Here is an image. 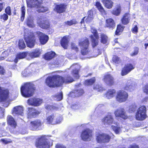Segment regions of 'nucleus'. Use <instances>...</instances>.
I'll return each instance as SVG.
<instances>
[{
    "label": "nucleus",
    "mask_w": 148,
    "mask_h": 148,
    "mask_svg": "<svg viewBox=\"0 0 148 148\" xmlns=\"http://www.w3.org/2000/svg\"><path fill=\"white\" fill-rule=\"evenodd\" d=\"M112 61L118 64L120 61V58L116 55H114L112 58Z\"/></svg>",
    "instance_id": "obj_50"
},
{
    "label": "nucleus",
    "mask_w": 148,
    "mask_h": 148,
    "mask_svg": "<svg viewBox=\"0 0 148 148\" xmlns=\"http://www.w3.org/2000/svg\"><path fill=\"white\" fill-rule=\"evenodd\" d=\"M131 18L130 15L129 13L127 12L124 14L121 19L122 24L123 25H126L128 24Z\"/></svg>",
    "instance_id": "obj_24"
},
{
    "label": "nucleus",
    "mask_w": 148,
    "mask_h": 148,
    "mask_svg": "<svg viewBox=\"0 0 148 148\" xmlns=\"http://www.w3.org/2000/svg\"><path fill=\"white\" fill-rule=\"evenodd\" d=\"M115 22L113 18H109L106 19L104 26L105 28L113 29L115 28Z\"/></svg>",
    "instance_id": "obj_21"
},
{
    "label": "nucleus",
    "mask_w": 148,
    "mask_h": 148,
    "mask_svg": "<svg viewBox=\"0 0 148 148\" xmlns=\"http://www.w3.org/2000/svg\"><path fill=\"white\" fill-rule=\"evenodd\" d=\"M93 89L98 92H102L105 90L102 86L99 84H96L93 86Z\"/></svg>",
    "instance_id": "obj_40"
},
{
    "label": "nucleus",
    "mask_w": 148,
    "mask_h": 148,
    "mask_svg": "<svg viewBox=\"0 0 148 148\" xmlns=\"http://www.w3.org/2000/svg\"><path fill=\"white\" fill-rule=\"evenodd\" d=\"M121 11V5L119 4H117L116 8H114L111 12V13L116 16H118L120 15Z\"/></svg>",
    "instance_id": "obj_28"
},
{
    "label": "nucleus",
    "mask_w": 148,
    "mask_h": 148,
    "mask_svg": "<svg viewBox=\"0 0 148 148\" xmlns=\"http://www.w3.org/2000/svg\"><path fill=\"white\" fill-rule=\"evenodd\" d=\"M135 68L134 66L132 63H127L122 68L121 74L122 76H125L134 69Z\"/></svg>",
    "instance_id": "obj_13"
},
{
    "label": "nucleus",
    "mask_w": 148,
    "mask_h": 148,
    "mask_svg": "<svg viewBox=\"0 0 148 148\" xmlns=\"http://www.w3.org/2000/svg\"><path fill=\"white\" fill-rule=\"evenodd\" d=\"M134 49L133 52L130 54V56H131L137 55L139 52V49L138 47H134Z\"/></svg>",
    "instance_id": "obj_48"
},
{
    "label": "nucleus",
    "mask_w": 148,
    "mask_h": 148,
    "mask_svg": "<svg viewBox=\"0 0 148 148\" xmlns=\"http://www.w3.org/2000/svg\"><path fill=\"white\" fill-rule=\"evenodd\" d=\"M8 15L5 13H3L0 16V19L1 21H7L8 18Z\"/></svg>",
    "instance_id": "obj_46"
},
{
    "label": "nucleus",
    "mask_w": 148,
    "mask_h": 148,
    "mask_svg": "<svg viewBox=\"0 0 148 148\" xmlns=\"http://www.w3.org/2000/svg\"><path fill=\"white\" fill-rule=\"evenodd\" d=\"M137 108V106L135 105H132L130 106L129 109V112H134Z\"/></svg>",
    "instance_id": "obj_54"
},
{
    "label": "nucleus",
    "mask_w": 148,
    "mask_h": 148,
    "mask_svg": "<svg viewBox=\"0 0 148 148\" xmlns=\"http://www.w3.org/2000/svg\"><path fill=\"white\" fill-rule=\"evenodd\" d=\"M78 45L81 49V53L82 55H86L90 52V42L88 38L85 37L81 38L79 41Z\"/></svg>",
    "instance_id": "obj_3"
},
{
    "label": "nucleus",
    "mask_w": 148,
    "mask_h": 148,
    "mask_svg": "<svg viewBox=\"0 0 148 148\" xmlns=\"http://www.w3.org/2000/svg\"><path fill=\"white\" fill-rule=\"evenodd\" d=\"M45 108L48 110H51L52 109H53L54 108L53 106L49 105H47L45 106Z\"/></svg>",
    "instance_id": "obj_62"
},
{
    "label": "nucleus",
    "mask_w": 148,
    "mask_h": 148,
    "mask_svg": "<svg viewBox=\"0 0 148 148\" xmlns=\"http://www.w3.org/2000/svg\"><path fill=\"white\" fill-rule=\"evenodd\" d=\"M102 80L109 86H112L115 83L114 78L112 75L108 73H107L104 75Z\"/></svg>",
    "instance_id": "obj_16"
},
{
    "label": "nucleus",
    "mask_w": 148,
    "mask_h": 148,
    "mask_svg": "<svg viewBox=\"0 0 148 148\" xmlns=\"http://www.w3.org/2000/svg\"><path fill=\"white\" fill-rule=\"evenodd\" d=\"M128 97V95L127 92L123 90H120L117 92L116 98V101L121 103L126 101Z\"/></svg>",
    "instance_id": "obj_11"
},
{
    "label": "nucleus",
    "mask_w": 148,
    "mask_h": 148,
    "mask_svg": "<svg viewBox=\"0 0 148 148\" xmlns=\"http://www.w3.org/2000/svg\"><path fill=\"white\" fill-rule=\"evenodd\" d=\"M146 108L145 106H141L138 109L135 117L136 120L142 121L147 117Z\"/></svg>",
    "instance_id": "obj_6"
},
{
    "label": "nucleus",
    "mask_w": 148,
    "mask_h": 148,
    "mask_svg": "<svg viewBox=\"0 0 148 148\" xmlns=\"http://www.w3.org/2000/svg\"><path fill=\"white\" fill-rule=\"evenodd\" d=\"M27 103L29 105L35 106H39L40 104V100L36 98H31L28 99L27 100Z\"/></svg>",
    "instance_id": "obj_26"
},
{
    "label": "nucleus",
    "mask_w": 148,
    "mask_h": 148,
    "mask_svg": "<svg viewBox=\"0 0 148 148\" xmlns=\"http://www.w3.org/2000/svg\"><path fill=\"white\" fill-rule=\"evenodd\" d=\"M79 72L78 70L75 69L72 70L71 74L74 78L78 79L79 77Z\"/></svg>",
    "instance_id": "obj_42"
},
{
    "label": "nucleus",
    "mask_w": 148,
    "mask_h": 148,
    "mask_svg": "<svg viewBox=\"0 0 148 148\" xmlns=\"http://www.w3.org/2000/svg\"><path fill=\"white\" fill-rule=\"evenodd\" d=\"M85 17H86V16H84L81 19V21L80 22V23L81 24H84V23H85L84 19L85 18Z\"/></svg>",
    "instance_id": "obj_63"
},
{
    "label": "nucleus",
    "mask_w": 148,
    "mask_h": 148,
    "mask_svg": "<svg viewBox=\"0 0 148 148\" xmlns=\"http://www.w3.org/2000/svg\"><path fill=\"white\" fill-rule=\"evenodd\" d=\"M116 93V90L114 89H108L105 94L106 97L108 99H110L114 97Z\"/></svg>",
    "instance_id": "obj_30"
},
{
    "label": "nucleus",
    "mask_w": 148,
    "mask_h": 148,
    "mask_svg": "<svg viewBox=\"0 0 148 148\" xmlns=\"http://www.w3.org/2000/svg\"><path fill=\"white\" fill-rule=\"evenodd\" d=\"M57 100L58 101L61 100L63 98V94L62 92H60L59 95H58L56 96Z\"/></svg>",
    "instance_id": "obj_58"
},
{
    "label": "nucleus",
    "mask_w": 148,
    "mask_h": 148,
    "mask_svg": "<svg viewBox=\"0 0 148 148\" xmlns=\"http://www.w3.org/2000/svg\"><path fill=\"white\" fill-rule=\"evenodd\" d=\"M75 93L78 96H79L82 95L84 93V92L83 89H80L76 90Z\"/></svg>",
    "instance_id": "obj_52"
},
{
    "label": "nucleus",
    "mask_w": 148,
    "mask_h": 148,
    "mask_svg": "<svg viewBox=\"0 0 148 148\" xmlns=\"http://www.w3.org/2000/svg\"><path fill=\"white\" fill-rule=\"evenodd\" d=\"M90 31L92 34L89 36L91 39V45L92 48H95L99 45V37L98 32L96 29L94 27H91Z\"/></svg>",
    "instance_id": "obj_5"
},
{
    "label": "nucleus",
    "mask_w": 148,
    "mask_h": 148,
    "mask_svg": "<svg viewBox=\"0 0 148 148\" xmlns=\"http://www.w3.org/2000/svg\"><path fill=\"white\" fill-rule=\"evenodd\" d=\"M35 90L34 84L30 83H25L21 88L22 95L25 97H29L32 96Z\"/></svg>",
    "instance_id": "obj_2"
},
{
    "label": "nucleus",
    "mask_w": 148,
    "mask_h": 148,
    "mask_svg": "<svg viewBox=\"0 0 148 148\" xmlns=\"http://www.w3.org/2000/svg\"><path fill=\"white\" fill-rule=\"evenodd\" d=\"M18 46L19 49H23L25 48V44L23 39H20L19 40Z\"/></svg>",
    "instance_id": "obj_45"
},
{
    "label": "nucleus",
    "mask_w": 148,
    "mask_h": 148,
    "mask_svg": "<svg viewBox=\"0 0 148 148\" xmlns=\"http://www.w3.org/2000/svg\"><path fill=\"white\" fill-rule=\"evenodd\" d=\"M55 114L53 113L48 116L46 118L47 123L51 125L60 124L62 121V118L58 116L55 118Z\"/></svg>",
    "instance_id": "obj_10"
},
{
    "label": "nucleus",
    "mask_w": 148,
    "mask_h": 148,
    "mask_svg": "<svg viewBox=\"0 0 148 148\" xmlns=\"http://www.w3.org/2000/svg\"><path fill=\"white\" fill-rule=\"evenodd\" d=\"M27 46L30 48L34 47L36 43V37L33 33L24 38Z\"/></svg>",
    "instance_id": "obj_8"
},
{
    "label": "nucleus",
    "mask_w": 148,
    "mask_h": 148,
    "mask_svg": "<svg viewBox=\"0 0 148 148\" xmlns=\"http://www.w3.org/2000/svg\"><path fill=\"white\" fill-rule=\"evenodd\" d=\"M10 92L7 89H3L0 87V101H5L9 99Z\"/></svg>",
    "instance_id": "obj_14"
},
{
    "label": "nucleus",
    "mask_w": 148,
    "mask_h": 148,
    "mask_svg": "<svg viewBox=\"0 0 148 148\" xmlns=\"http://www.w3.org/2000/svg\"><path fill=\"white\" fill-rule=\"evenodd\" d=\"M67 5L65 3H62L56 5L54 10L59 14L63 13L65 12Z\"/></svg>",
    "instance_id": "obj_22"
},
{
    "label": "nucleus",
    "mask_w": 148,
    "mask_h": 148,
    "mask_svg": "<svg viewBox=\"0 0 148 148\" xmlns=\"http://www.w3.org/2000/svg\"><path fill=\"white\" fill-rule=\"evenodd\" d=\"M96 82V79L95 77H93L90 79H87L85 80L84 84L87 86H91L95 83Z\"/></svg>",
    "instance_id": "obj_38"
},
{
    "label": "nucleus",
    "mask_w": 148,
    "mask_h": 148,
    "mask_svg": "<svg viewBox=\"0 0 148 148\" xmlns=\"http://www.w3.org/2000/svg\"><path fill=\"white\" fill-rule=\"evenodd\" d=\"M26 24L29 27H33V20L31 18H28L26 21Z\"/></svg>",
    "instance_id": "obj_49"
},
{
    "label": "nucleus",
    "mask_w": 148,
    "mask_h": 148,
    "mask_svg": "<svg viewBox=\"0 0 148 148\" xmlns=\"http://www.w3.org/2000/svg\"><path fill=\"white\" fill-rule=\"evenodd\" d=\"M68 40L66 36H63L61 39L60 43L61 46L64 49H66L67 47Z\"/></svg>",
    "instance_id": "obj_34"
},
{
    "label": "nucleus",
    "mask_w": 148,
    "mask_h": 148,
    "mask_svg": "<svg viewBox=\"0 0 148 148\" xmlns=\"http://www.w3.org/2000/svg\"><path fill=\"white\" fill-rule=\"evenodd\" d=\"M0 141L3 142L5 144H7L12 142V141L10 139H5L2 138L0 140Z\"/></svg>",
    "instance_id": "obj_51"
},
{
    "label": "nucleus",
    "mask_w": 148,
    "mask_h": 148,
    "mask_svg": "<svg viewBox=\"0 0 148 148\" xmlns=\"http://www.w3.org/2000/svg\"><path fill=\"white\" fill-rule=\"evenodd\" d=\"M36 146L38 148H49L50 142L45 136H42L38 138L35 143Z\"/></svg>",
    "instance_id": "obj_7"
},
{
    "label": "nucleus",
    "mask_w": 148,
    "mask_h": 148,
    "mask_svg": "<svg viewBox=\"0 0 148 148\" xmlns=\"http://www.w3.org/2000/svg\"><path fill=\"white\" fill-rule=\"evenodd\" d=\"M40 54V50L36 49L29 52V56L32 58H34L39 57Z\"/></svg>",
    "instance_id": "obj_29"
},
{
    "label": "nucleus",
    "mask_w": 148,
    "mask_h": 148,
    "mask_svg": "<svg viewBox=\"0 0 148 148\" xmlns=\"http://www.w3.org/2000/svg\"><path fill=\"white\" fill-rule=\"evenodd\" d=\"M27 55V51H24L22 52H19L16 55L17 58L19 60L23 59L25 58Z\"/></svg>",
    "instance_id": "obj_41"
},
{
    "label": "nucleus",
    "mask_w": 148,
    "mask_h": 148,
    "mask_svg": "<svg viewBox=\"0 0 148 148\" xmlns=\"http://www.w3.org/2000/svg\"><path fill=\"white\" fill-rule=\"evenodd\" d=\"M95 6L97 8L98 10L102 14H106V12L102 5L101 3L99 1H96L95 2Z\"/></svg>",
    "instance_id": "obj_33"
},
{
    "label": "nucleus",
    "mask_w": 148,
    "mask_h": 148,
    "mask_svg": "<svg viewBox=\"0 0 148 148\" xmlns=\"http://www.w3.org/2000/svg\"><path fill=\"white\" fill-rule=\"evenodd\" d=\"M43 124V122L41 120L37 119L30 122L29 127L32 131L39 130Z\"/></svg>",
    "instance_id": "obj_12"
},
{
    "label": "nucleus",
    "mask_w": 148,
    "mask_h": 148,
    "mask_svg": "<svg viewBox=\"0 0 148 148\" xmlns=\"http://www.w3.org/2000/svg\"><path fill=\"white\" fill-rule=\"evenodd\" d=\"M88 16L86 20V23H90L94 18L93 11L92 9L89 10L87 13Z\"/></svg>",
    "instance_id": "obj_35"
},
{
    "label": "nucleus",
    "mask_w": 148,
    "mask_h": 148,
    "mask_svg": "<svg viewBox=\"0 0 148 148\" xmlns=\"http://www.w3.org/2000/svg\"><path fill=\"white\" fill-rule=\"evenodd\" d=\"M42 1V0H27V5L30 7L33 6L37 8L36 11L38 13H44L48 11L47 7L44 6L41 7Z\"/></svg>",
    "instance_id": "obj_4"
},
{
    "label": "nucleus",
    "mask_w": 148,
    "mask_h": 148,
    "mask_svg": "<svg viewBox=\"0 0 148 148\" xmlns=\"http://www.w3.org/2000/svg\"><path fill=\"white\" fill-rule=\"evenodd\" d=\"M114 113L116 117H120L124 120H126L128 118V116L126 114L123 108L117 109L114 111Z\"/></svg>",
    "instance_id": "obj_20"
},
{
    "label": "nucleus",
    "mask_w": 148,
    "mask_h": 148,
    "mask_svg": "<svg viewBox=\"0 0 148 148\" xmlns=\"http://www.w3.org/2000/svg\"><path fill=\"white\" fill-rule=\"evenodd\" d=\"M111 128L116 134H119L121 130V127L113 125L111 126Z\"/></svg>",
    "instance_id": "obj_47"
},
{
    "label": "nucleus",
    "mask_w": 148,
    "mask_h": 148,
    "mask_svg": "<svg viewBox=\"0 0 148 148\" xmlns=\"http://www.w3.org/2000/svg\"><path fill=\"white\" fill-rule=\"evenodd\" d=\"M125 27L121 24H118L115 32V35L116 36L120 35L121 34V33L123 31Z\"/></svg>",
    "instance_id": "obj_36"
},
{
    "label": "nucleus",
    "mask_w": 148,
    "mask_h": 148,
    "mask_svg": "<svg viewBox=\"0 0 148 148\" xmlns=\"http://www.w3.org/2000/svg\"><path fill=\"white\" fill-rule=\"evenodd\" d=\"M56 55V54L54 52H48L45 54L44 58L46 60H50L54 58Z\"/></svg>",
    "instance_id": "obj_32"
},
{
    "label": "nucleus",
    "mask_w": 148,
    "mask_h": 148,
    "mask_svg": "<svg viewBox=\"0 0 148 148\" xmlns=\"http://www.w3.org/2000/svg\"><path fill=\"white\" fill-rule=\"evenodd\" d=\"M133 87V86L131 83L127 82L123 87V89L125 90L131 91V90L132 89Z\"/></svg>",
    "instance_id": "obj_43"
},
{
    "label": "nucleus",
    "mask_w": 148,
    "mask_h": 148,
    "mask_svg": "<svg viewBox=\"0 0 148 148\" xmlns=\"http://www.w3.org/2000/svg\"><path fill=\"white\" fill-rule=\"evenodd\" d=\"M56 148H66V147L62 144H57L55 146Z\"/></svg>",
    "instance_id": "obj_60"
},
{
    "label": "nucleus",
    "mask_w": 148,
    "mask_h": 148,
    "mask_svg": "<svg viewBox=\"0 0 148 148\" xmlns=\"http://www.w3.org/2000/svg\"><path fill=\"white\" fill-rule=\"evenodd\" d=\"M78 22L76 19H73L70 21H68L64 22V23L66 25L71 26L73 25H75Z\"/></svg>",
    "instance_id": "obj_39"
},
{
    "label": "nucleus",
    "mask_w": 148,
    "mask_h": 148,
    "mask_svg": "<svg viewBox=\"0 0 148 148\" xmlns=\"http://www.w3.org/2000/svg\"><path fill=\"white\" fill-rule=\"evenodd\" d=\"M21 21H23L25 17V6L23 5L21 8Z\"/></svg>",
    "instance_id": "obj_44"
},
{
    "label": "nucleus",
    "mask_w": 148,
    "mask_h": 148,
    "mask_svg": "<svg viewBox=\"0 0 148 148\" xmlns=\"http://www.w3.org/2000/svg\"><path fill=\"white\" fill-rule=\"evenodd\" d=\"M71 49L75 50L76 52H77L79 51L78 48L74 44H72L71 46Z\"/></svg>",
    "instance_id": "obj_59"
},
{
    "label": "nucleus",
    "mask_w": 148,
    "mask_h": 148,
    "mask_svg": "<svg viewBox=\"0 0 148 148\" xmlns=\"http://www.w3.org/2000/svg\"><path fill=\"white\" fill-rule=\"evenodd\" d=\"M19 59L17 58V56H16V57L14 60V62L15 63H16L18 62V60Z\"/></svg>",
    "instance_id": "obj_64"
},
{
    "label": "nucleus",
    "mask_w": 148,
    "mask_h": 148,
    "mask_svg": "<svg viewBox=\"0 0 148 148\" xmlns=\"http://www.w3.org/2000/svg\"><path fill=\"white\" fill-rule=\"evenodd\" d=\"M102 122L104 125H111L115 123L113 117L110 114H108L104 117L102 120Z\"/></svg>",
    "instance_id": "obj_23"
},
{
    "label": "nucleus",
    "mask_w": 148,
    "mask_h": 148,
    "mask_svg": "<svg viewBox=\"0 0 148 148\" xmlns=\"http://www.w3.org/2000/svg\"><path fill=\"white\" fill-rule=\"evenodd\" d=\"M74 81L70 75H67L64 77L59 75H55L48 77L46 79L45 83L49 87L61 86L64 83L68 84Z\"/></svg>",
    "instance_id": "obj_1"
},
{
    "label": "nucleus",
    "mask_w": 148,
    "mask_h": 148,
    "mask_svg": "<svg viewBox=\"0 0 148 148\" xmlns=\"http://www.w3.org/2000/svg\"><path fill=\"white\" fill-rule=\"evenodd\" d=\"M5 73V71L3 67L0 65V74L4 75Z\"/></svg>",
    "instance_id": "obj_57"
},
{
    "label": "nucleus",
    "mask_w": 148,
    "mask_h": 148,
    "mask_svg": "<svg viewBox=\"0 0 148 148\" xmlns=\"http://www.w3.org/2000/svg\"><path fill=\"white\" fill-rule=\"evenodd\" d=\"M102 2L104 6L108 9H111L113 6L114 3L110 0H103Z\"/></svg>",
    "instance_id": "obj_31"
},
{
    "label": "nucleus",
    "mask_w": 148,
    "mask_h": 148,
    "mask_svg": "<svg viewBox=\"0 0 148 148\" xmlns=\"http://www.w3.org/2000/svg\"><path fill=\"white\" fill-rule=\"evenodd\" d=\"M100 42L103 44H106L108 42V38L106 35L103 33H101L100 35Z\"/></svg>",
    "instance_id": "obj_37"
},
{
    "label": "nucleus",
    "mask_w": 148,
    "mask_h": 148,
    "mask_svg": "<svg viewBox=\"0 0 148 148\" xmlns=\"http://www.w3.org/2000/svg\"><path fill=\"white\" fill-rule=\"evenodd\" d=\"M40 113V112L36 109L31 107L27 108V117L28 119L36 117Z\"/></svg>",
    "instance_id": "obj_15"
},
{
    "label": "nucleus",
    "mask_w": 148,
    "mask_h": 148,
    "mask_svg": "<svg viewBox=\"0 0 148 148\" xmlns=\"http://www.w3.org/2000/svg\"><path fill=\"white\" fill-rule=\"evenodd\" d=\"M81 136L84 141L90 140L92 137V132L89 129L86 128L82 131Z\"/></svg>",
    "instance_id": "obj_17"
},
{
    "label": "nucleus",
    "mask_w": 148,
    "mask_h": 148,
    "mask_svg": "<svg viewBox=\"0 0 148 148\" xmlns=\"http://www.w3.org/2000/svg\"><path fill=\"white\" fill-rule=\"evenodd\" d=\"M5 13L7 14L9 16L12 14V12L11 7L10 6H7L5 10Z\"/></svg>",
    "instance_id": "obj_53"
},
{
    "label": "nucleus",
    "mask_w": 148,
    "mask_h": 148,
    "mask_svg": "<svg viewBox=\"0 0 148 148\" xmlns=\"http://www.w3.org/2000/svg\"><path fill=\"white\" fill-rule=\"evenodd\" d=\"M36 33L41 45H45L49 39L48 35L40 31H37Z\"/></svg>",
    "instance_id": "obj_18"
},
{
    "label": "nucleus",
    "mask_w": 148,
    "mask_h": 148,
    "mask_svg": "<svg viewBox=\"0 0 148 148\" xmlns=\"http://www.w3.org/2000/svg\"><path fill=\"white\" fill-rule=\"evenodd\" d=\"M143 92L148 95V84H145L143 88Z\"/></svg>",
    "instance_id": "obj_55"
},
{
    "label": "nucleus",
    "mask_w": 148,
    "mask_h": 148,
    "mask_svg": "<svg viewBox=\"0 0 148 148\" xmlns=\"http://www.w3.org/2000/svg\"><path fill=\"white\" fill-rule=\"evenodd\" d=\"M5 5V3H0V12L3 10L4 6Z\"/></svg>",
    "instance_id": "obj_61"
},
{
    "label": "nucleus",
    "mask_w": 148,
    "mask_h": 148,
    "mask_svg": "<svg viewBox=\"0 0 148 148\" xmlns=\"http://www.w3.org/2000/svg\"><path fill=\"white\" fill-rule=\"evenodd\" d=\"M112 137L110 135L104 133L98 134L96 136L97 142L100 143H108L110 141Z\"/></svg>",
    "instance_id": "obj_9"
},
{
    "label": "nucleus",
    "mask_w": 148,
    "mask_h": 148,
    "mask_svg": "<svg viewBox=\"0 0 148 148\" xmlns=\"http://www.w3.org/2000/svg\"><path fill=\"white\" fill-rule=\"evenodd\" d=\"M7 121L8 125L11 127L9 129L10 132L11 133H13L17 126L16 123L13 118L10 115H8L7 117Z\"/></svg>",
    "instance_id": "obj_19"
},
{
    "label": "nucleus",
    "mask_w": 148,
    "mask_h": 148,
    "mask_svg": "<svg viewBox=\"0 0 148 148\" xmlns=\"http://www.w3.org/2000/svg\"><path fill=\"white\" fill-rule=\"evenodd\" d=\"M23 108L22 107L18 106L14 107L12 110V114L21 115L23 114Z\"/></svg>",
    "instance_id": "obj_25"
},
{
    "label": "nucleus",
    "mask_w": 148,
    "mask_h": 148,
    "mask_svg": "<svg viewBox=\"0 0 148 148\" xmlns=\"http://www.w3.org/2000/svg\"><path fill=\"white\" fill-rule=\"evenodd\" d=\"M138 28L136 25H135L132 29V31L133 33L136 34L138 32Z\"/></svg>",
    "instance_id": "obj_56"
},
{
    "label": "nucleus",
    "mask_w": 148,
    "mask_h": 148,
    "mask_svg": "<svg viewBox=\"0 0 148 148\" xmlns=\"http://www.w3.org/2000/svg\"><path fill=\"white\" fill-rule=\"evenodd\" d=\"M38 23L41 28L43 29H48L50 27L49 23L47 20L40 21Z\"/></svg>",
    "instance_id": "obj_27"
}]
</instances>
